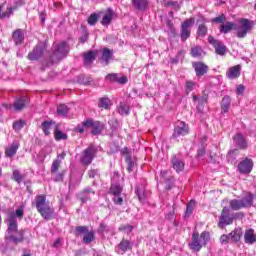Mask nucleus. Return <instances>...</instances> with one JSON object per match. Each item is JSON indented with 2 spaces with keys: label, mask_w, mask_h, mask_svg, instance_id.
<instances>
[{
  "label": "nucleus",
  "mask_w": 256,
  "mask_h": 256,
  "mask_svg": "<svg viewBox=\"0 0 256 256\" xmlns=\"http://www.w3.org/2000/svg\"><path fill=\"white\" fill-rule=\"evenodd\" d=\"M7 222L8 229L5 236L6 241L15 243V245L23 243V240L25 239V231L17 229V219L15 218V215L9 214Z\"/></svg>",
  "instance_id": "nucleus-1"
},
{
  "label": "nucleus",
  "mask_w": 256,
  "mask_h": 256,
  "mask_svg": "<svg viewBox=\"0 0 256 256\" xmlns=\"http://www.w3.org/2000/svg\"><path fill=\"white\" fill-rule=\"evenodd\" d=\"M209 241V232L204 231L199 235V232H193L192 234V242L189 244L191 251L195 253L201 251L207 242Z\"/></svg>",
  "instance_id": "nucleus-2"
},
{
  "label": "nucleus",
  "mask_w": 256,
  "mask_h": 256,
  "mask_svg": "<svg viewBox=\"0 0 256 256\" xmlns=\"http://www.w3.org/2000/svg\"><path fill=\"white\" fill-rule=\"evenodd\" d=\"M230 208L233 211H239L240 209H245L247 207L253 206V195L251 193H248L244 198L242 199H233L229 202Z\"/></svg>",
  "instance_id": "nucleus-3"
},
{
  "label": "nucleus",
  "mask_w": 256,
  "mask_h": 256,
  "mask_svg": "<svg viewBox=\"0 0 256 256\" xmlns=\"http://www.w3.org/2000/svg\"><path fill=\"white\" fill-rule=\"evenodd\" d=\"M253 29V22L242 18L238 21V24H236V35L239 39H243L244 37H247V33Z\"/></svg>",
  "instance_id": "nucleus-4"
},
{
  "label": "nucleus",
  "mask_w": 256,
  "mask_h": 256,
  "mask_svg": "<svg viewBox=\"0 0 256 256\" xmlns=\"http://www.w3.org/2000/svg\"><path fill=\"white\" fill-rule=\"evenodd\" d=\"M96 154L97 149L94 146H89L81 153L80 162L82 165H91Z\"/></svg>",
  "instance_id": "nucleus-5"
},
{
  "label": "nucleus",
  "mask_w": 256,
  "mask_h": 256,
  "mask_svg": "<svg viewBox=\"0 0 256 256\" xmlns=\"http://www.w3.org/2000/svg\"><path fill=\"white\" fill-rule=\"evenodd\" d=\"M195 25V18L186 19L181 25L180 37L182 41H187L188 37H191V27Z\"/></svg>",
  "instance_id": "nucleus-6"
},
{
  "label": "nucleus",
  "mask_w": 256,
  "mask_h": 256,
  "mask_svg": "<svg viewBox=\"0 0 256 256\" xmlns=\"http://www.w3.org/2000/svg\"><path fill=\"white\" fill-rule=\"evenodd\" d=\"M208 42L210 43V45H213L217 55H225V53L227 52V47H225L223 42L215 40L213 36L208 37Z\"/></svg>",
  "instance_id": "nucleus-7"
},
{
  "label": "nucleus",
  "mask_w": 256,
  "mask_h": 256,
  "mask_svg": "<svg viewBox=\"0 0 256 256\" xmlns=\"http://www.w3.org/2000/svg\"><path fill=\"white\" fill-rule=\"evenodd\" d=\"M192 67L195 70L196 77L198 78L203 77V75H207L209 71V66L203 62H193Z\"/></svg>",
  "instance_id": "nucleus-8"
},
{
  "label": "nucleus",
  "mask_w": 256,
  "mask_h": 256,
  "mask_svg": "<svg viewBox=\"0 0 256 256\" xmlns=\"http://www.w3.org/2000/svg\"><path fill=\"white\" fill-rule=\"evenodd\" d=\"M67 53H69V49L67 48V43L62 42L57 47L53 53V58L63 59V57H67Z\"/></svg>",
  "instance_id": "nucleus-9"
},
{
  "label": "nucleus",
  "mask_w": 256,
  "mask_h": 256,
  "mask_svg": "<svg viewBox=\"0 0 256 256\" xmlns=\"http://www.w3.org/2000/svg\"><path fill=\"white\" fill-rule=\"evenodd\" d=\"M189 133V128H187V124L185 122H178L174 128L173 137H183Z\"/></svg>",
  "instance_id": "nucleus-10"
},
{
  "label": "nucleus",
  "mask_w": 256,
  "mask_h": 256,
  "mask_svg": "<svg viewBox=\"0 0 256 256\" xmlns=\"http://www.w3.org/2000/svg\"><path fill=\"white\" fill-rule=\"evenodd\" d=\"M84 127H92V135H99L103 131V124L101 122H93V120H86Z\"/></svg>",
  "instance_id": "nucleus-11"
},
{
  "label": "nucleus",
  "mask_w": 256,
  "mask_h": 256,
  "mask_svg": "<svg viewBox=\"0 0 256 256\" xmlns=\"http://www.w3.org/2000/svg\"><path fill=\"white\" fill-rule=\"evenodd\" d=\"M238 169L240 173H251L253 170V160L246 158L244 161L239 163Z\"/></svg>",
  "instance_id": "nucleus-12"
},
{
  "label": "nucleus",
  "mask_w": 256,
  "mask_h": 256,
  "mask_svg": "<svg viewBox=\"0 0 256 256\" xmlns=\"http://www.w3.org/2000/svg\"><path fill=\"white\" fill-rule=\"evenodd\" d=\"M136 195L140 203H147V197L149 195V191L145 189V184H141L136 187Z\"/></svg>",
  "instance_id": "nucleus-13"
},
{
  "label": "nucleus",
  "mask_w": 256,
  "mask_h": 256,
  "mask_svg": "<svg viewBox=\"0 0 256 256\" xmlns=\"http://www.w3.org/2000/svg\"><path fill=\"white\" fill-rule=\"evenodd\" d=\"M43 46L37 45L32 52L28 54V59L30 61H37V59H41L43 57Z\"/></svg>",
  "instance_id": "nucleus-14"
},
{
  "label": "nucleus",
  "mask_w": 256,
  "mask_h": 256,
  "mask_svg": "<svg viewBox=\"0 0 256 256\" xmlns=\"http://www.w3.org/2000/svg\"><path fill=\"white\" fill-rule=\"evenodd\" d=\"M129 249H131V242L128 240H122L116 247V253L118 255H125Z\"/></svg>",
  "instance_id": "nucleus-15"
},
{
  "label": "nucleus",
  "mask_w": 256,
  "mask_h": 256,
  "mask_svg": "<svg viewBox=\"0 0 256 256\" xmlns=\"http://www.w3.org/2000/svg\"><path fill=\"white\" fill-rule=\"evenodd\" d=\"M172 167L173 169H175L176 173H181V171H183L185 169V162H183L181 160V158L177 157V156H173L172 160Z\"/></svg>",
  "instance_id": "nucleus-16"
},
{
  "label": "nucleus",
  "mask_w": 256,
  "mask_h": 256,
  "mask_svg": "<svg viewBox=\"0 0 256 256\" xmlns=\"http://www.w3.org/2000/svg\"><path fill=\"white\" fill-rule=\"evenodd\" d=\"M229 208L224 207L222 210V214L220 216L219 225H231L233 223V218H231L229 215Z\"/></svg>",
  "instance_id": "nucleus-17"
},
{
  "label": "nucleus",
  "mask_w": 256,
  "mask_h": 256,
  "mask_svg": "<svg viewBox=\"0 0 256 256\" xmlns=\"http://www.w3.org/2000/svg\"><path fill=\"white\" fill-rule=\"evenodd\" d=\"M29 103V98L27 96H22L15 100L13 107L15 111H21L22 109H25V106Z\"/></svg>",
  "instance_id": "nucleus-18"
},
{
  "label": "nucleus",
  "mask_w": 256,
  "mask_h": 256,
  "mask_svg": "<svg viewBox=\"0 0 256 256\" xmlns=\"http://www.w3.org/2000/svg\"><path fill=\"white\" fill-rule=\"evenodd\" d=\"M35 203L38 212L41 211V209H45L49 206V202H47V198L45 197V195L36 196Z\"/></svg>",
  "instance_id": "nucleus-19"
},
{
  "label": "nucleus",
  "mask_w": 256,
  "mask_h": 256,
  "mask_svg": "<svg viewBox=\"0 0 256 256\" xmlns=\"http://www.w3.org/2000/svg\"><path fill=\"white\" fill-rule=\"evenodd\" d=\"M228 79H237L241 75V65L230 67L226 72Z\"/></svg>",
  "instance_id": "nucleus-20"
},
{
  "label": "nucleus",
  "mask_w": 256,
  "mask_h": 256,
  "mask_svg": "<svg viewBox=\"0 0 256 256\" xmlns=\"http://www.w3.org/2000/svg\"><path fill=\"white\" fill-rule=\"evenodd\" d=\"M12 40L15 45H22L23 41H25V33H23L22 29H17L12 34Z\"/></svg>",
  "instance_id": "nucleus-21"
},
{
  "label": "nucleus",
  "mask_w": 256,
  "mask_h": 256,
  "mask_svg": "<svg viewBox=\"0 0 256 256\" xmlns=\"http://www.w3.org/2000/svg\"><path fill=\"white\" fill-rule=\"evenodd\" d=\"M244 241L247 245H253V243H256L255 230L253 229L246 230L244 234Z\"/></svg>",
  "instance_id": "nucleus-22"
},
{
  "label": "nucleus",
  "mask_w": 256,
  "mask_h": 256,
  "mask_svg": "<svg viewBox=\"0 0 256 256\" xmlns=\"http://www.w3.org/2000/svg\"><path fill=\"white\" fill-rule=\"evenodd\" d=\"M233 139L238 149H247V140L245 139V136L236 134Z\"/></svg>",
  "instance_id": "nucleus-23"
},
{
  "label": "nucleus",
  "mask_w": 256,
  "mask_h": 256,
  "mask_svg": "<svg viewBox=\"0 0 256 256\" xmlns=\"http://www.w3.org/2000/svg\"><path fill=\"white\" fill-rule=\"evenodd\" d=\"M38 213H40L43 219H45L46 221H49V219L53 218V213H55V210L48 205V207L44 209L40 208V211Z\"/></svg>",
  "instance_id": "nucleus-24"
},
{
  "label": "nucleus",
  "mask_w": 256,
  "mask_h": 256,
  "mask_svg": "<svg viewBox=\"0 0 256 256\" xmlns=\"http://www.w3.org/2000/svg\"><path fill=\"white\" fill-rule=\"evenodd\" d=\"M237 28V24L234 22H226L220 26V33H224L225 35L231 31H235Z\"/></svg>",
  "instance_id": "nucleus-25"
},
{
  "label": "nucleus",
  "mask_w": 256,
  "mask_h": 256,
  "mask_svg": "<svg viewBox=\"0 0 256 256\" xmlns=\"http://www.w3.org/2000/svg\"><path fill=\"white\" fill-rule=\"evenodd\" d=\"M18 149H19V142H13L5 150L6 157H13L14 155H16Z\"/></svg>",
  "instance_id": "nucleus-26"
},
{
  "label": "nucleus",
  "mask_w": 256,
  "mask_h": 256,
  "mask_svg": "<svg viewBox=\"0 0 256 256\" xmlns=\"http://www.w3.org/2000/svg\"><path fill=\"white\" fill-rule=\"evenodd\" d=\"M229 235L230 241H232V243H237L238 241L241 240V237L243 236V230L241 228H236Z\"/></svg>",
  "instance_id": "nucleus-27"
},
{
  "label": "nucleus",
  "mask_w": 256,
  "mask_h": 256,
  "mask_svg": "<svg viewBox=\"0 0 256 256\" xmlns=\"http://www.w3.org/2000/svg\"><path fill=\"white\" fill-rule=\"evenodd\" d=\"M132 4L135 9L145 11V9H147V5H149V2L147 0H132Z\"/></svg>",
  "instance_id": "nucleus-28"
},
{
  "label": "nucleus",
  "mask_w": 256,
  "mask_h": 256,
  "mask_svg": "<svg viewBox=\"0 0 256 256\" xmlns=\"http://www.w3.org/2000/svg\"><path fill=\"white\" fill-rule=\"evenodd\" d=\"M69 109V106L65 104H59L57 106V115H59L60 117H67V115L69 114Z\"/></svg>",
  "instance_id": "nucleus-29"
},
{
  "label": "nucleus",
  "mask_w": 256,
  "mask_h": 256,
  "mask_svg": "<svg viewBox=\"0 0 256 256\" xmlns=\"http://www.w3.org/2000/svg\"><path fill=\"white\" fill-rule=\"evenodd\" d=\"M95 59V52L90 51L84 54V65L85 67H90L91 63H93V60Z\"/></svg>",
  "instance_id": "nucleus-30"
},
{
  "label": "nucleus",
  "mask_w": 256,
  "mask_h": 256,
  "mask_svg": "<svg viewBox=\"0 0 256 256\" xmlns=\"http://www.w3.org/2000/svg\"><path fill=\"white\" fill-rule=\"evenodd\" d=\"M229 107H231V97L224 96L221 101V109L224 113H227L229 111Z\"/></svg>",
  "instance_id": "nucleus-31"
},
{
  "label": "nucleus",
  "mask_w": 256,
  "mask_h": 256,
  "mask_svg": "<svg viewBox=\"0 0 256 256\" xmlns=\"http://www.w3.org/2000/svg\"><path fill=\"white\" fill-rule=\"evenodd\" d=\"M113 57V51L108 48H104L102 52V61H104V65H109V59Z\"/></svg>",
  "instance_id": "nucleus-32"
},
{
  "label": "nucleus",
  "mask_w": 256,
  "mask_h": 256,
  "mask_svg": "<svg viewBox=\"0 0 256 256\" xmlns=\"http://www.w3.org/2000/svg\"><path fill=\"white\" fill-rule=\"evenodd\" d=\"M123 192V187L119 183H112L110 187L111 195H121Z\"/></svg>",
  "instance_id": "nucleus-33"
},
{
  "label": "nucleus",
  "mask_w": 256,
  "mask_h": 256,
  "mask_svg": "<svg viewBox=\"0 0 256 256\" xmlns=\"http://www.w3.org/2000/svg\"><path fill=\"white\" fill-rule=\"evenodd\" d=\"M93 241H95V233L93 231L86 232L83 237V243L89 245V243H93Z\"/></svg>",
  "instance_id": "nucleus-34"
},
{
  "label": "nucleus",
  "mask_w": 256,
  "mask_h": 256,
  "mask_svg": "<svg viewBox=\"0 0 256 256\" xmlns=\"http://www.w3.org/2000/svg\"><path fill=\"white\" fill-rule=\"evenodd\" d=\"M89 193H92V195H95V192L91 191V189H86L84 190V193L79 194L78 198L80 199V201H82V203H87V201H89L90 199Z\"/></svg>",
  "instance_id": "nucleus-35"
},
{
  "label": "nucleus",
  "mask_w": 256,
  "mask_h": 256,
  "mask_svg": "<svg viewBox=\"0 0 256 256\" xmlns=\"http://www.w3.org/2000/svg\"><path fill=\"white\" fill-rule=\"evenodd\" d=\"M98 107H100V109H109V107H111V100L109 98H101Z\"/></svg>",
  "instance_id": "nucleus-36"
},
{
  "label": "nucleus",
  "mask_w": 256,
  "mask_h": 256,
  "mask_svg": "<svg viewBox=\"0 0 256 256\" xmlns=\"http://www.w3.org/2000/svg\"><path fill=\"white\" fill-rule=\"evenodd\" d=\"M118 113L120 115H128L129 114V105L121 102L118 106Z\"/></svg>",
  "instance_id": "nucleus-37"
},
{
  "label": "nucleus",
  "mask_w": 256,
  "mask_h": 256,
  "mask_svg": "<svg viewBox=\"0 0 256 256\" xmlns=\"http://www.w3.org/2000/svg\"><path fill=\"white\" fill-rule=\"evenodd\" d=\"M193 209H195V200H191L187 207L185 212V217H191L193 215Z\"/></svg>",
  "instance_id": "nucleus-38"
},
{
  "label": "nucleus",
  "mask_w": 256,
  "mask_h": 256,
  "mask_svg": "<svg viewBox=\"0 0 256 256\" xmlns=\"http://www.w3.org/2000/svg\"><path fill=\"white\" fill-rule=\"evenodd\" d=\"M51 127H53V122L45 121L42 123V131L45 135H49V133H51Z\"/></svg>",
  "instance_id": "nucleus-39"
},
{
  "label": "nucleus",
  "mask_w": 256,
  "mask_h": 256,
  "mask_svg": "<svg viewBox=\"0 0 256 256\" xmlns=\"http://www.w3.org/2000/svg\"><path fill=\"white\" fill-rule=\"evenodd\" d=\"M192 57H201L203 55V49L199 46H194L191 48Z\"/></svg>",
  "instance_id": "nucleus-40"
},
{
  "label": "nucleus",
  "mask_w": 256,
  "mask_h": 256,
  "mask_svg": "<svg viewBox=\"0 0 256 256\" xmlns=\"http://www.w3.org/2000/svg\"><path fill=\"white\" fill-rule=\"evenodd\" d=\"M54 137H55L56 141H61V140L67 139V134L59 131V129H57V127H56V130L54 132Z\"/></svg>",
  "instance_id": "nucleus-41"
},
{
  "label": "nucleus",
  "mask_w": 256,
  "mask_h": 256,
  "mask_svg": "<svg viewBox=\"0 0 256 256\" xmlns=\"http://www.w3.org/2000/svg\"><path fill=\"white\" fill-rule=\"evenodd\" d=\"M59 167H61V160L59 159L54 160L51 166V173L52 174L57 173V171H59Z\"/></svg>",
  "instance_id": "nucleus-42"
},
{
  "label": "nucleus",
  "mask_w": 256,
  "mask_h": 256,
  "mask_svg": "<svg viewBox=\"0 0 256 256\" xmlns=\"http://www.w3.org/2000/svg\"><path fill=\"white\" fill-rule=\"evenodd\" d=\"M112 19H113V14L111 12H108L103 16L102 25H109Z\"/></svg>",
  "instance_id": "nucleus-43"
},
{
  "label": "nucleus",
  "mask_w": 256,
  "mask_h": 256,
  "mask_svg": "<svg viewBox=\"0 0 256 256\" xmlns=\"http://www.w3.org/2000/svg\"><path fill=\"white\" fill-rule=\"evenodd\" d=\"M24 127H25V121L23 120H18L13 123V129L16 131H21V129Z\"/></svg>",
  "instance_id": "nucleus-44"
},
{
  "label": "nucleus",
  "mask_w": 256,
  "mask_h": 256,
  "mask_svg": "<svg viewBox=\"0 0 256 256\" xmlns=\"http://www.w3.org/2000/svg\"><path fill=\"white\" fill-rule=\"evenodd\" d=\"M13 179L16 181V183H21L23 181V175H21V172L19 170L13 171Z\"/></svg>",
  "instance_id": "nucleus-45"
},
{
  "label": "nucleus",
  "mask_w": 256,
  "mask_h": 256,
  "mask_svg": "<svg viewBox=\"0 0 256 256\" xmlns=\"http://www.w3.org/2000/svg\"><path fill=\"white\" fill-rule=\"evenodd\" d=\"M1 11H3V8L0 6V19L2 17H11L13 15V8L9 7L6 12L1 14Z\"/></svg>",
  "instance_id": "nucleus-46"
},
{
  "label": "nucleus",
  "mask_w": 256,
  "mask_h": 256,
  "mask_svg": "<svg viewBox=\"0 0 256 256\" xmlns=\"http://www.w3.org/2000/svg\"><path fill=\"white\" fill-rule=\"evenodd\" d=\"M127 81H128L127 76L121 75V74L117 75L116 83H119L120 85H125Z\"/></svg>",
  "instance_id": "nucleus-47"
},
{
  "label": "nucleus",
  "mask_w": 256,
  "mask_h": 256,
  "mask_svg": "<svg viewBox=\"0 0 256 256\" xmlns=\"http://www.w3.org/2000/svg\"><path fill=\"white\" fill-rule=\"evenodd\" d=\"M198 35L199 37H205V35H207V26L200 25L198 27Z\"/></svg>",
  "instance_id": "nucleus-48"
},
{
  "label": "nucleus",
  "mask_w": 256,
  "mask_h": 256,
  "mask_svg": "<svg viewBox=\"0 0 256 256\" xmlns=\"http://www.w3.org/2000/svg\"><path fill=\"white\" fill-rule=\"evenodd\" d=\"M126 163L128 165L127 170L129 173H131L133 171V167H135V162H133V160H131V157H127Z\"/></svg>",
  "instance_id": "nucleus-49"
},
{
  "label": "nucleus",
  "mask_w": 256,
  "mask_h": 256,
  "mask_svg": "<svg viewBox=\"0 0 256 256\" xmlns=\"http://www.w3.org/2000/svg\"><path fill=\"white\" fill-rule=\"evenodd\" d=\"M99 17L97 16V14H91L88 18V24L89 25H95V23H97Z\"/></svg>",
  "instance_id": "nucleus-50"
},
{
  "label": "nucleus",
  "mask_w": 256,
  "mask_h": 256,
  "mask_svg": "<svg viewBox=\"0 0 256 256\" xmlns=\"http://www.w3.org/2000/svg\"><path fill=\"white\" fill-rule=\"evenodd\" d=\"M89 231V229L87 228V226H78L76 227V233H78L79 235H85L87 232Z\"/></svg>",
  "instance_id": "nucleus-51"
},
{
  "label": "nucleus",
  "mask_w": 256,
  "mask_h": 256,
  "mask_svg": "<svg viewBox=\"0 0 256 256\" xmlns=\"http://www.w3.org/2000/svg\"><path fill=\"white\" fill-rule=\"evenodd\" d=\"M220 243H222V244H225V243H232L230 234H228V235H225V234L222 235V236L220 237Z\"/></svg>",
  "instance_id": "nucleus-52"
},
{
  "label": "nucleus",
  "mask_w": 256,
  "mask_h": 256,
  "mask_svg": "<svg viewBox=\"0 0 256 256\" xmlns=\"http://www.w3.org/2000/svg\"><path fill=\"white\" fill-rule=\"evenodd\" d=\"M117 73L108 74L106 76V81H111L112 83H117Z\"/></svg>",
  "instance_id": "nucleus-53"
},
{
  "label": "nucleus",
  "mask_w": 256,
  "mask_h": 256,
  "mask_svg": "<svg viewBox=\"0 0 256 256\" xmlns=\"http://www.w3.org/2000/svg\"><path fill=\"white\" fill-rule=\"evenodd\" d=\"M226 17L224 16V14L215 17L212 21L213 23H225Z\"/></svg>",
  "instance_id": "nucleus-54"
},
{
  "label": "nucleus",
  "mask_w": 256,
  "mask_h": 256,
  "mask_svg": "<svg viewBox=\"0 0 256 256\" xmlns=\"http://www.w3.org/2000/svg\"><path fill=\"white\" fill-rule=\"evenodd\" d=\"M13 215L15 218L18 217V219H23V215H25V212L23 211V209L19 208Z\"/></svg>",
  "instance_id": "nucleus-55"
},
{
  "label": "nucleus",
  "mask_w": 256,
  "mask_h": 256,
  "mask_svg": "<svg viewBox=\"0 0 256 256\" xmlns=\"http://www.w3.org/2000/svg\"><path fill=\"white\" fill-rule=\"evenodd\" d=\"M113 201L116 205H122L123 204V198L120 197V195H114Z\"/></svg>",
  "instance_id": "nucleus-56"
},
{
  "label": "nucleus",
  "mask_w": 256,
  "mask_h": 256,
  "mask_svg": "<svg viewBox=\"0 0 256 256\" xmlns=\"http://www.w3.org/2000/svg\"><path fill=\"white\" fill-rule=\"evenodd\" d=\"M186 89H188V91H193L195 89V83L193 81H187Z\"/></svg>",
  "instance_id": "nucleus-57"
},
{
  "label": "nucleus",
  "mask_w": 256,
  "mask_h": 256,
  "mask_svg": "<svg viewBox=\"0 0 256 256\" xmlns=\"http://www.w3.org/2000/svg\"><path fill=\"white\" fill-rule=\"evenodd\" d=\"M237 95H243L245 93V86L243 85H238L236 89Z\"/></svg>",
  "instance_id": "nucleus-58"
},
{
  "label": "nucleus",
  "mask_w": 256,
  "mask_h": 256,
  "mask_svg": "<svg viewBox=\"0 0 256 256\" xmlns=\"http://www.w3.org/2000/svg\"><path fill=\"white\" fill-rule=\"evenodd\" d=\"M238 153H239V150H237V149L231 150V151L228 152L227 158L228 159H233V157H235V155H237Z\"/></svg>",
  "instance_id": "nucleus-59"
},
{
  "label": "nucleus",
  "mask_w": 256,
  "mask_h": 256,
  "mask_svg": "<svg viewBox=\"0 0 256 256\" xmlns=\"http://www.w3.org/2000/svg\"><path fill=\"white\" fill-rule=\"evenodd\" d=\"M64 175H65L64 172H60V173L56 174L53 179H54V181H63Z\"/></svg>",
  "instance_id": "nucleus-60"
},
{
  "label": "nucleus",
  "mask_w": 256,
  "mask_h": 256,
  "mask_svg": "<svg viewBox=\"0 0 256 256\" xmlns=\"http://www.w3.org/2000/svg\"><path fill=\"white\" fill-rule=\"evenodd\" d=\"M120 229H123V231H126V233H131V231H133V226L132 225H126L124 227H121Z\"/></svg>",
  "instance_id": "nucleus-61"
},
{
  "label": "nucleus",
  "mask_w": 256,
  "mask_h": 256,
  "mask_svg": "<svg viewBox=\"0 0 256 256\" xmlns=\"http://www.w3.org/2000/svg\"><path fill=\"white\" fill-rule=\"evenodd\" d=\"M98 171L97 170H90L88 171V175L90 177V179H93L96 175H98Z\"/></svg>",
  "instance_id": "nucleus-62"
},
{
  "label": "nucleus",
  "mask_w": 256,
  "mask_h": 256,
  "mask_svg": "<svg viewBox=\"0 0 256 256\" xmlns=\"http://www.w3.org/2000/svg\"><path fill=\"white\" fill-rule=\"evenodd\" d=\"M175 217L174 213L173 212H170L166 215V218L169 220V221H173V218Z\"/></svg>",
  "instance_id": "nucleus-63"
},
{
  "label": "nucleus",
  "mask_w": 256,
  "mask_h": 256,
  "mask_svg": "<svg viewBox=\"0 0 256 256\" xmlns=\"http://www.w3.org/2000/svg\"><path fill=\"white\" fill-rule=\"evenodd\" d=\"M87 41V35H84L83 37L80 38L81 43H85Z\"/></svg>",
  "instance_id": "nucleus-64"
}]
</instances>
